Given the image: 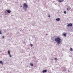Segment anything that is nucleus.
<instances>
[{
  "mask_svg": "<svg viewBox=\"0 0 73 73\" xmlns=\"http://www.w3.org/2000/svg\"><path fill=\"white\" fill-rule=\"evenodd\" d=\"M23 7V6L22 5H21V7Z\"/></svg>",
  "mask_w": 73,
  "mask_h": 73,
  "instance_id": "nucleus-20",
  "label": "nucleus"
},
{
  "mask_svg": "<svg viewBox=\"0 0 73 73\" xmlns=\"http://www.w3.org/2000/svg\"><path fill=\"white\" fill-rule=\"evenodd\" d=\"M62 1H64V0H59L58 2L59 3H61Z\"/></svg>",
  "mask_w": 73,
  "mask_h": 73,
  "instance_id": "nucleus-10",
  "label": "nucleus"
},
{
  "mask_svg": "<svg viewBox=\"0 0 73 73\" xmlns=\"http://www.w3.org/2000/svg\"><path fill=\"white\" fill-rule=\"evenodd\" d=\"M2 34V33H1V31H0V35H1Z\"/></svg>",
  "mask_w": 73,
  "mask_h": 73,
  "instance_id": "nucleus-18",
  "label": "nucleus"
},
{
  "mask_svg": "<svg viewBox=\"0 0 73 73\" xmlns=\"http://www.w3.org/2000/svg\"><path fill=\"white\" fill-rule=\"evenodd\" d=\"M71 8H70V7H69V8H68L67 9V11H69V10H70V9Z\"/></svg>",
  "mask_w": 73,
  "mask_h": 73,
  "instance_id": "nucleus-12",
  "label": "nucleus"
},
{
  "mask_svg": "<svg viewBox=\"0 0 73 73\" xmlns=\"http://www.w3.org/2000/svg\"><path fill=\"white\" fill-rule=\"evenodd\" d=\"M7 52L10 57H12V55L10 54V51H8Z\"/></svg>",
  "mask_w": 73,
  "mask_h": 73,
  "instance_id": "nucleus-4",
  "label": "nucleus"
},
{
  "mask_svg": "<svg viewBox=\"0 0 73 73\" xmlns=\"http://www.w3.org/2000/svg\"><path fill=\"white\" fill-rule=\"evenodd\" d=\"M47 72V70H43L42 72H43V73H45V72Z\"/></svg>",
  "mask_w": 73,
  "mask_h": 73,
  "instance_id": "nucleus-8",
  "label": "nucleus"
},
{
  "mask_svg": "<svg viewBox=\"0 0 73 73\" xmlns=\"http://www.w3.org/2000/svg\"><path fill=\"white\" fill-rule=\"evenodd\" d=\"M48 17H50V15H48Z\"/></svg>",
  "mask_w": 73,
  "mask_h": 73,
  "instance_id": "nucleus-17",
  "label": "nucleus"
},
{
  "mask_svg": "<svg viewBox=\"0 0 73 73\" xmlns=\"http://www.w3.org/2000/svg\"><path fill=\"white\" fill-rule=\"evenodd\" d=\"M64 13H65V14H66V11H64Z\"/></svg>",
  "mask_w": 73,
  "mask_h": 73,
  "instance_id": "nucleus-15",
  "label": "nucleus"
},
{
  "mask_svg": "<svg viewBox=\"0 0 73 73\" xmlns=\"http://www.w3.org/2000/svg\"><path fill=\"white\" fill-rule=\"evenodd\" d=\"M23 6L25 8H27L28 7V6L27 4V3H24L23 4Z\"/></svg>",
  "mask_w": 73,
  "mask_h": 73,
  "instance_id": "nucleus-2",
  "label": "nucleus"
},
{
  "mask_svg": "<svg viewBox=\"0 0 73 73\" xmlns=\"http://www.w3.org/2000/svg\"><path fill=\"white\" fill-rule=\"evenodd\" d=\"M30 45L31 47H32V46H33V44H30Z\"/></svg>",
  "mask_w": 73,
  "mask_h": 73,
  "instance_id": "nucleus-16",
  "label": "nucleus"
},
{
  "mask_svg": "<svg viewBox=\"0 0 73 73\" xmlns=\"http://www.w3.org/2000/svg\"><path fill=\"white\" fill-rule=\"evenodd\" d=\"M55 59L56 60H58V59H57V58H55Z\"/></svg>",
  "mask_w": 73,
  "mask_h": 73,
  "instance_id": "nucleus-14",
  "label": "nucleus"
},
{
  "mask_svg": "<svg viewBox=\"0 0 73 73\" xmlns=\"http://www.w3.org/2000/svg\"><path fill=\"white\" fill-rule=\"evenodd\" d=\"M62 35L64 36L65 37H66V33H63L62 34Z\"/></svg>",
  "mask_w": 73,
  "mask_h": 73,
  "instance_id": "nucleus-7",
  "label": "nucleus"
},
{
  "mask_svg": "<svg viewBox=\"0 0 73 73\" xmlns=\"http://www.w3.org/2000/svg\"><path fill=\"white\" fill-rule=\"evenodd\" d=\"M61 39L60 38L58 37L55 38V41L57 42L58 44H60L61 43Z\"/></svg>",
  "mask_w": 73,
  "mask_h": 73,
  "instance_id": "nucleus-1",
  "label": "nucleus"
},
{
  "mask_svg": "<svg viewBox=\"0 0 73 73\" xmlns=\"http://www.w3.org/2000/svg\"><path fill=\"white\" fill-rule=\"evenodd\" d=\"M6 11L8 13H11V11L10 10H6Z\"/></svg>",
  "mask_w": 73,
  "mask_h": 73,
  "instance_id": "nucleus-6",
  "label": "nucleus"
},
{
  "mask_svg": "<svg viewBox=\"0 0 73 73\" xmlns=\"http://www.w3.org/2000/svg\"><path fill=\"white\" fill-rule=\"evenodd\" d=\"M70 50L71 51H73V50L72 49V48L71 47L70 48Z\"/></svg>",
  "mask_w": 73,
  "mask_h": 73,
  "instance_id": "nucleus-13",
  "label": "nucleus"
},
{
  "mask_svg": "<svg viewBox=\"0 0 73 73\" xmlns=\"http://www.w3.org/2000/svg\"><path fill=\"white\" fill-rule=\"evenodd\" d=\"M0 64H2V65H3V61H0Z\"/></svg>",
  "mask_w": 73,
  "mask_h": 73,
  "instance_id": "nucleus-9",
  "label": "nucleus"
},
{
  "mask_svg": "<svg viewBox=\"0 0 73 73\" xmlns=\"http://www.w3.org/2000/svg\"><path fill=\"white\" fill-rule=\"evenodd\" d=\"M2 38H4V36H3V37H2Z\"/></svg>",
  "mask_w": 73,
  "mask_h": 73,
  "instance_id": "nucleus-19",
  "label": "nucleus"
},
{
  "mask_svg": "<svg viewBox=\"0 0 73 73\" xmlns=\"http://www.w3.org/2000/svg\"><path fill=\"white\" fill-rule=\"evenodd\" d=\"M68 72H70V70H68Z\"/></svg>",
  "mask_w": 73,
  "mask_h": 73,
  "instance_id": "nucleus-21",
  "label": "nucleus"
},
{
  "mask_svg": "<svg viewBox=\"0 0 73 73\" xmlns=\"http://www.w3.org/2000/svg\"><path fill=\"white\" fill-rule=\"evenodd\" d=\"M56 21H59L60 20V19L59 18H57L56 19Z\"/></svg>",
  "mask_w": 73,
  "mask_h": 73,
  "instance_id": "nucleus-5",
  "label": "nucleus"
},
{
  "mask_svg": "<svg viewBox=\"0 0 73 73\" xmlns=\"http://www.w3.org/2000/svg\"><path fill=\"white\" fill-rule=\"evenodd\" d=\"M64 71H65V70H64Z\"/></svg>",
  "mask_w": 73,
  "mask_h": 73,
  "instance_id": "nucleus-22",
  "label": "nucleus"
},
{
  "mask_svg": "<svg viewBox=\"0 0 73 73\" xmlns=\"http://www.w3.org/2000/svg\"><path fill=\"white\" fill-rule=\"evenodd\" d=\"M73 25L72 23H69L67 25V27H72Z\"/></svg>",
  "mask_w": 73,
  "mask_h": 73,
  "instance_id": "nucleus-3",
  "label": "nucleus"
},
{
  "mask_svg": "<svg viewBox=\"0 0 73 73\" xmlns=\"http://www.w3.org/2000/svg\"><path fill=\"white\" fill-rule=\"evenodd\" d=\"M30 64V66H33V63H31Z\"/></svg>",
  "mask_w": 73,
  "mask_h": 73,
  "instance_id": "nucleus-11",
  "label": "nucleus"
}]
</instances>
